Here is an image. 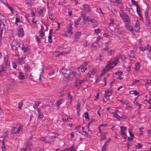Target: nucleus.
Segmentation results:
<instances>
[{"label": "nucleus", "mask_w": 151, "mask_h": 151, "mask_svg": "<svg viewBox=\"0 0 151 151\" xmlns=\"http://www.w3.org/2000/svg\"><path fill=\"white\" fill-rule=\"evenodd\" d=\"M117 64V57L112 58L108 62L106 66L103 69L102 73L105 74L113 68Z\"/></svg>", "instance_id": "f257e3e1"}, {"label": "nucleus", "mask_w": 151, "mask_h": 151, "mask_svg": "<svg viewBox=\"0 0 151 151\" xmlns=\"http://www.w3.org/2000/svg\"><path fill=\"white\" fill-rule=\"evenodd\" d=\"M33 147L32 144L30 142H27L25 144L20 151H30Z\"/></svg>", "instance_id": "f03ea898"}, {"label": "nucleus", "mask_w": 151, "mask_h": 151, "mask_svg": "<svg viewBox=\"0 0 151 151\" xmlns=\"http://www.w3.org/2000/svg\"><path fill=\"white\" fill-rule=\"evenodd\" d=\"M23 127L22 125H20L18 128L14 127L12 128L11 133L12 134H18L19 133L20 130H21Z\"/></svg>", "instance_id": "7ed1b4c3"}, {"label": "nucleus", "mask_w": 151, "mask_h": 151, "mask_svg": "<svg viewBox=\"0 0 151 151\" xmlns=\"http://www.w3.org/2000/svg\"><path fill=\"white\" fill-rule=\"evenodd\" d=\"M85 81V80L84 79H77L75 81L74 86L76 87L80 86Z\"/></svg>", "instance_id": "20e7f679"}, {"label": "nucleus", "mask_w": 151, "mask_h": 151, "mask_svg": "<svg viewBox=\"0 0 151 151\" xmlns=\"http://www.w3.org/2000/svg\"><path fill=\"white\" fill-rule=\"evenodd\" d=\"M88 63L86 62H84L82 65H81L80 67L78 68V70H81L82 72H84L86 69V65Z\"/></svg>", "instance_id": "39448f33"}, {"label": "nucleus", "mask_w": 151, "mask_h": 151, "mask_svg": "<svg viewBox=\"0 0 151 151\" xmlns=\"http://www.w3.org/2000/svg\"><path fill=\"white\" fill-rule=\"evenodd\" d=\"M65 75L66 77H69V76L73 75V76H76V73L72 71L71 70H67L66 72H62Z\"/></svg>", "instance_id": "423d86ee"}, {"label": "nucleus", "mask_w": 151, "mask_h": 151, "mask_svg": "<svg viewBox=\"0 0 151 151\" xmlns=\"http://www.w3.org/2000/svg\"><path fill=\"white\" fill-rule=\"evenodd\" d=\"M73 28L71 25H70L69 27L67 29V31L68 32L66 33L65 34L66 36H70L73 34Z\"/></svg>", "instance_id": "0eeeda50"}, {"label": "nucleus", "mask_w": 151, "mask_h": 151, "mask_svg": "<svg viewBox=\"0 0 151 151\" xmlns=\"http://www.w3.org/2000/svg\"><path fill=\"white\" fill-rule=\"evenodd\" d=\"M84 11L86 12L90 11L91 9L89 6L87 4H84L82 5Z\"/></svg>", "instance_id": "6e6552de"}, {"label": "nucleus", "mask_w": 151, "mask_h": 151, "mask_svg": "<svg viewBox=\"0 0 151 151\" xmlns=\"http://www.w3.org/2000/svg\"><path fill=\"white\" fill-rule=\"evenodd\" d=\"M21 49L23 51L25 56H27V55L29 53V49L28 47H21Z\"/></svg>", "instance_id": "1a4fd4ad"}, {"label": "nucleus", "mask_w": 151, "mask_h": 151, "mask_svg": "<svg viewBox=\"0 0 151 151\" xmlns=\"http://www.w3.org/2000/svg\"><path fill=\"white\" fill-rule=\"evenodd\" d=\"M46 11V8L45 7H43L42 9H40L39 10H38L37 13L39 14V16H40L42 15H43L44 14V12H45ZM43 15H42V17H43Z\"/></svg>", "instance_id": "9d476101"}, {"label": "nucleus", "mask_w": 151, "mask_h": 151, "mask_svg": "<svg viewBox=\"0 0 151 151\" xmlns=\"http://www.w3.org/2000/svg\"><path fill=\"white\" fill-rule=\"evenodd\" d=\"M24 57L19 58L17 60V63L20 65L24 64L25 63L24 61Z\"/></svg>", "instance_id": "9b49d317"}, {"label": "nucleus", "mask_w": 151, "mask_h": 151, "mask_svg": "<svg viewBox=\"0 0 151 151\" xmlns=\"http://www.w3.org/2000/svg\"><path fill=\"white\" fill-rule=\"evenodd\" d=\"M81 17H83V20L84 22H86L87 20L88 21L89 17L88 16H86L85 14L82 12L81 13Z\"/></svg>", "instance_id": "f8f14e48"}, {"label": "nucleus", "mask_w": 151, "mask_h": 151, "mask_svg": "<svg viewBox=\"0 0 151 151\" xmlns=\"http://www.w3.org/2000/svg\"><path fill=\"white\" fill-rule=\"evenodd\" d=\"M122 19L125 22L128 23L130 22L129 18L128 16L126 14H124V16L123 17Z\"/></svg>", "instance_id": "ddd939ff"}, {"label": "nucleus", "mask_w": 151, "mask_h": 151, "mask_svg": "<svg viewBox=\"0 0 151 151\" xmlns=\"http://www.w3.org/2000/svg\"><path fill=\"white\" fill-rule=\"evenodd\" d=\"M81 18L79 17L75 20L74 23L75 27L76 28L78 27V26L79 25V22L81 20Z\"/></svg>", "instance_id": "4468645a"}, {"label": "nucleus", "mask_w": 151, "mask_h": 151, "mask_svg": "<svg viewBox=\"0 0 151 151\" xmlns=\"http://www.w3.org/2000/svg\"><path fill=\"white\" fill-rule=\"evenodd\" d=\"M18 77L19 80H22L25 78V76L22 72H19L18 73Z\"/></svg>", "instance_id": "2eb2a0df"}, {"label": "nucleus", "mask_w": 151, "mask_h": 151, "mask_svg": "<svg viewBox=\"0 0 151 151\" xmlns=\"http://www.w3.org/2000/svg\"><path fill=\"white\" fill-rule=\"evenodd\" d=\"M96 72L93 70L91 72V73L89 74V73H88V76L90 78H96Z\"/></svg>", "instance_id": "dca6fc26"}, {"label": "nucleus", "mask_w": 151, "mask_h": 151, "mask_svg": "<svg viewBox=\"0 0 151 151\" xmlns=\"http://www.w3.org/2000/svg\"><path fill=\"white\" fill-rule=\"evenodd\" d=\"M81 104L80 103L78 102L77 105L76 106V109L77 110V113L78 115L79 116L80 115V112H81L80 110V106Z\"/></svg>", "instance_id": "f3484780"}, {"label": "nucleus", "mask_w": 151, "mask_h": 151, "mask_svg": "<svg viewBox=\"0 0 151 151\" xmlns=\"http://www.w3.org/2000/svg\"><path fill=\"white\" fill-rule=\"evenodd\" d=\"M125 27L127 30L131 31L132 33L133 32V27L131 26H129L128 25V23L126 24L125 25Z\"/></svg>", "instance_id": "a211bd4d"}, {"label": "nucleus", "mask_w": 151, "mask_h": 151, "mask_svg": "<svg viewBox=\"0 0 151 151\" xmlns=\"http://www.w3.org/2000/svg\"><path fill=\"white\" fill-rule=\"evenodd\" d=\"M118 111L116 110V112L113 113V116L114 117L116 118L118 120H120L121 119V117L117 114Z\"/></svg>", "instance_id": "6ab92c4d"}, {"label": "nucleus", "mask_w": 151, "mask_h": 151, "mask_svg": "<svg viewBox=\"0 0 151 151\" xmlns=\"http://www.w3.org/2000/svg\"><path fill=\"white\" fill-rule=\"evenodd\" d=\"M62 119L63 121H70V119H72V118L70 117L69 116H62Z\"/></svg>", "instance_id": "aec40b11"}, {"label": "nucleus", "mask_w": 151, "mask_h": 151, "mask_svg": "<svg viewBox=\"0 0 151 151\" xmlns=\"http://www.w3.org/2000/svg\"><path fill=\"white\" fill-rule=\"evenodd\" d=\"M27 1V2L26 3L28 6L29 5H30V7H31L32 6V4H34V1H35L36 0H26Z\"/></svg>", "instance_id": "412c9836"}, {"label": "nucleus", "mask_w": 151, "mask_h": 151, "mask_svg": "<svg viewBox=\"0 0 151 151\" xmlns=\"http://www.w3.org/2000/svg\"><path fill=\"white\" fill-rule=\"evenodd\" d=\"M19 42L17 40H14L12 41V44H11V46L12 48H13V47H15L17 46V44Z\"/></svg>", "instance_id": "4be33fe9"}, {"label": "nucleus", "mask_w": 151, "mask_h": 151, "mask_svg": "<svg viewBox=\"0 0 151 151\" xmlns=\"http://www.w3.org/2000/svg\"><path fill=\"white\" fill-rule=\"evenodd\" d=\"M0 70L3 72H5L6 70V66L2 64L0 65Z\"/></svg>", "instance_id": "5701e85b"}, {"label": "nucleus", "mask_w": 151, "mask_h": 151, "mask_svg": "<svg viewBox=\"0 0 151 151\" xmlns=\"http://www.w3.org/2000/svg\"><path fill=\"white\" fill-rule=\"evenodd\" d=\"M111 95V90L106 91L105 92V96L106 97H109Z\"/></svg>", "instance_id": "b1692460"}, {"label": "nucleus", "mask_w": 151, "mask_h": 151, "mask_svg": "<svg viewBox=\"0 0 151 151\" xmlns=\"http://www.w3.org/2000/svg\"><path fill=\"white\" fill-rule=\"evenodd\" d=\"M88 22H90L91 23H97L96 20L91 18V17H89L87 21Z\"/></svg>", "instance_id": "393cba45"}, {"label": "nucleus", "mask_w": 151, "mask_h": 151, "mask_svg": "<svg viewBox=\"0 0 151 151\" xmlns=\"http://www.w3.org/2000/svg\"><path fill=\"white\" fill-rule=\"evenodd\" d=\"M149 47V45L147 44L146 46L145 47L141 46L139 47V49L140 50L143 51L147 50V48Z\"/></svg>", "instance_id": "a878e982"}, {"label": "nucleus", "mask_w": 151, "mask_h": 151, "mask_svg": "<svg viewBox=\"0 0 151 151\" xmlns=\"http://www.w3.org/2000/svg\"><path fill=\"white\" fill-rule=\"evenodd\" d=\"M63 101V99H59L58 101H57L56 104L57 106L59 107L60 105L62 103Z\"/></svg>", "instance_id": "bb28decb"}, {"label": "nucleus", "mask_w": 151, "mask_h": 151, "mask_svg": "<svg viewBox=\"0 0 151 151\" xmlns=\"http://www.w3.org/2000/svg\"><path fill=\"white\" fill-rule=\"evenodd\" d=\"M5 27V25L2 21V23L0 24V32H2L4 28Z\"/></svg>", "instance_id": "cd10ccee"}, {"label": "nucleus", "mask_w": 151, "mask_h": 151, "mask_svg": "<svg viewBox=\"0 0 151 151\" xmlns=\"http://www.w3.org/2000/svg\"><path fill=\"white\" fill-rule=\"evenodd\" d=\"M4 61L5 63V65H9L10 61L9 60L8 57H4Z\"/></svg>", "instance_id": "c85d7f7f"}, {"label": "nucleus", "mask_w": 151, "mask_h": 151, "mask_svg": "<svg viewBox=\"0 0 151 151\" xmlns=\"http://www.w3.org/2000/svg\"><path fill=\"white\" fill-rule=\"evenodd\" d=\"M146 81L147 82L145 83V85L146 87H148V86H151V80L150 79H147Z\"/></svg>", "instance_id": "c756f323"}, {"label": "nucleus", "mask_w": 151, "mask_h": 151, "mask_svg": "<svg viewBox=\"0 0 151 151\" xmlns=\"http://www.w3.org/2000/svg\"><path fill=\"white\" fill-rule=\"evenodd\" d=\"M129 93L132 94H134L135 96H137L139 94V93L136 90L131 91L129 92Z\"/></svg>", "instance_id": "7c9ffc66"}, {"label": "nucleus", "mask_w": 151, "mask_h": 151, "mask_svg": "<svg viewBox=\"0 0 151 151\" xmlns=\"http://www.w3.org/2000/svg\"><path fill=\"white\" fill-rule=\"evenodd\" d=\"M105 47L101 49L102 50L107 51L109 50V47L108 46V42L105 43Z\"/></svg>", "instance_id": "2f4dec72"}, {"label": "nucleus", "mask_w": 151, "mask_h": 151, "mask_svg": "<svg viewBox=\"0 0 151 151\" xmlns=\"http://www.w3.org/2000/svg\"><path fill=\"white\" fill-rule=\"evenodd\" d=\"M140 64L139 63H136L135 65V70H138L140 67Z\"/></svg>", "instance_id": "473e14b6"}, {"label": "nucleus", "mask_w": 151, "mask_h": 151, "mask_svg": "<svg viewBox=\"0 0 151 151\" xmlns=\"http://www.w3.org/2000/svg\"><path fill=\"white\" fill-rule=\"evenodd\" d=\"M119 133L122 136V137L125 138H126L127 137V136L126 135V133L122 131H120Z\"/></svg>", "instance_id": "72a5a7b5"}, {"label": "nucleus", "mask_w": 151, "mask_h": 151, "mask_svg": "<svg viewBox=\"0 0 151 151\" xmlns=\"http://www.w3.org/2000/svg\"><path fill=\"white\" fill-rule=\"evenodd\" d=\"M81 32H76L75 35V37L76 39H78L79 38L80 36H81Z\"/></svg>", "instance_id": "f704fd0d"}, {"label": "nucleus", "mask_w": 151, "mask_h": 151, "mask_svg": "<svg viewBox=\"0 0 151 151\" xmlns=\"http://www.w3.org/2000/svg\"><path fill=\"white\" fill-rule=\"evenodd\" d=\"M4 4H5L6 6L8 7V8L9 9L11 12L12 13H14V9L12 8V7L10 6L9 5H6V3H4V2H3Z\"/></svg>", "instance_id": "c9c22d12"}, {"label": "nucleus", "mask_w": 151, "mask_h": 151, "mask_svg": "<svg viewBox=\"0 0 151 151\" xmlns=\"http://www.w3.org/2000/svg\"><path fill=\"white\" fill-rule=\"evenodd\" d=\"M0 21H6V17L3 15H2L1 14V13L0 12Z\"/></svg>", "instance_id": "e433bc0d"}, {"label": "nucleus", "mask_w": 151, "mask_h": 151, "mask_svg": "<svg viewBox=\"0 0 151 151\" xmlns=\"http://www.w3.org/2000/svg\"><path fill=\"white\" fill-rule=\"evenodd\" d=\"M96 11L99 14L101 13L103 14H104L103 12H102L101 9L100 7H97L96 8Z\"/></svg>", "instance_id": "4c0bfd02"}, {"label": "nucleus", "mask_w": 151, "mask_h": 151, "mask_svg": "<svg viewBox=\"0 0 151 151\" xmlns=\"http://www.w3.org/2000/svg\"><path fill=\"white\" fill-rule=\"evenodd\" d=\"M134 28L135 29V31L137 32H139L140 29V27L139 25L137 24H135Z\"/></svg>", "instance_id": "58836bf2"}, {"label": "nucleus", "mask_w": 151, "mask_h": 151, "mask_svg": "<svg viewBox=\"0 0 151 151\" xmlns=\"http://www.w3.org/2000/svg\"><path fill=\"white\" fill-rule=\"evenodd\" d=\"M120 28H118L117 27H114V30L116 31V32L118 33V34H121V31L120 30Z\"/></svg>", "instance_id": "ea45409f"}, {"label": "nucleus", "mask_w": 151, "mask_h": 151, "mask_svg": "<svg viewBox=\"0 0 151 151\" xmlns=\"http://www.w3.org/2000/svg\"><path fill=\"white\" fill-rule=\"evenodd\" d=\"M115 52L114 51L112 50H110L107 53L108 54V55L111 56L114 54Z\"/></svg>", "instance_id": "a19ab883"}, {"label": "nucleus", "mask_w": 151, "mask_h": 151, "mask_svg": "<svg viewBox=\"0 0 151 151\" xmlns=\"http://www.w3.org/2000/svg\"><path fill=\"white\" fill-rule=\"evenodd\" d=\"M40 102H36L33 104V107L34 108H36L39 106L40 104Z\"/></svg>", "instance_id": "79ce46f5"}, {"label": "nucleus", "mask_w": 151, "mask_h": 151, "mask_svg": "<svg viewBox=\"0 0 151 151\" xmlns=\"http://www.w3.org/2000/svg\"><path fill=\"white\" fill-rule=\"evenodd\" d=\"M97 40H98L99 42H100L101 43L103 41V38L101 37L100 36H99L97 38Z\"/></svg>", "instance_id": "37998d69"}, {"label": "nucleus", "mask_w": 151, "mask_h": 151, "mask_svg": "<svg viewBox=\"0 0 151 151\" xmlns=\"http://www.w3.org/2000/svg\"><path fill=\"white\" fill-rule=\"evenodd\" d=\"M38 114V119H40V120L41 119L44 117L43 114L42 112H41V113H39V114Z\"/></svg>", "instance_id": "c03bdc74"}, {"label": "nucleus", "mask_w": 151, "mask_h": 151, "mask_svg": "<svg viewBox=\"0 0 151 151\" xmlns=\"http://www.w3.org/2000/svg\"><path fill=\"white\" fill-rule=\"evenodd\" d=\"M114 24V19L111 18L110 20V22L109 23V26H113Z\"/></svg>", "instance_id": "a18cd8bd"}, {"label": "nucleus", "mask_w": 151, "mask_h": 151, "mask_svg": "<svg viewBox=\"0 0 151 151\" xmlns=\"http://www.w3.org/2000/svg\"><path fill=\"white\" fill-rule=\"evenodd\" d=\"M131 1L136 6V9L137 8H139V5L137 2L135 1L134 0H132Z\"/></svg>", "instance_id": "49530a36"}, {"label": "nucleus", "mask_w": 151, "mask_h": 151, "mask_svg": "<svg viewBox=\"0 0 151 151\" xmlns=\"http://www.w3.org/2000/svg\"><path fill=\"white\" fill-rule=\"evenodd\" d=\"M23 105V103L22 101H20L18 104V108L21 109L22 108V106Z\"/></svg>", "instance_id": "de8ad7c7"}, {"label": "nucleus", "mask_w": 151, "mask_h": 151, "mask_svg": "<svg viewBox=\"0 0 151 151\" xmlns=\"http://www.w3.org/2000/svg\"><path fill=\"white\" fill-rule=\"evenodd\" d=\"M89 45V43L86 40H85L84 41L83 45L84 46L87 47Z\"/></svg>", "instance_id": "09e8293b"}, {"label": "nucleus", "mask_w": 151, "mask_h": 151, "mask_svg": "<svg viewBox=\"0 0 151 151\" xmlns=\"http://www.w3.org/2000/svg\"><path fill=\"white\" fill-rule=\"evenodd\" d=\"M39 33L40 34V37L41 38L43 37L45 35V33L44 32L39 31Z\"/></svg>", "instance_id": "8fccbe9b"}, {"label": "nucleus", "mask_w": 151, "mask_h": 151, "mask_svg": "<svg viewBox=\"0 0 151 151\" xmlns=\"http://www.w3.org/2000/svg\"><path fill=\"white\" fill-rule=\"evenodd\" d=\"M17 29L19 32L24 33V31L23 28L20 26H19Z\"/></svg>", "instance_id": "3c124183"}, {"label": "nucleus", "mask_w": 151, "mask_h": 151, "mask_svg": "<svg viewBox=\"0 0 151 151\" xmlns=\"http://www.w3.org/2000/svg\"><path fill=\"white\" fill-rule=\"evenodd\" d=\"M95 33L96 34H98L99 33H100L101 32V30L99 29H95L94 31Z\"/></svg>", "instance_id": "603ef678"}, {"label": "nucleus", "mask_w": 151, "mask_h": 151, "mask_svg": "<svg viewBox=\"0 0 151 151\" xmlns=\"http://www.w3.org/2000/svg\"><path fill=\"white\" fill-rule=\"evenodd\" d=\"M120 131H126L127 129V127H125L121 126L120 127Z\"/></svg>", "instance_id": "864d4df0"}, {"label": "nucleus", "mask_w": 151, "mask_h": 151, "mask_svg": "<svg viewBox=\"0 0 151 151\" xmlns=\"http://www.w3.org/2000/svg\"><path fill=\"white\" fill-rule=\"evenodd\" d=\"M35 38L38 43H40L41 42L40 39L37 36H35Z\"/></svg>", "instance_id": "5fc2aeb1"}, {"label": "nucleus", "mask_w": 151, "mask_h": 151, "mask_svg": "<svg viewBox=\"0 0 151 151\" xmlns=\"http://www.w3.org/2000/svg\"><path fill=\"white\" fill-rule=\"evenodd\" d=\"M103 124H101L100 126L99 127V132L100 133H101L102 132V129L103 128H102V127L104 126Z\"/></svg>", "instance_id": "6e6d98bb"}, {"label": "nucleus", "mask_w": 151, "mask_h": 151, "mask_svg": "<svg viewBox=\"0 0 151 151\" xmlns=\"http://www.w3.org/2000/svg\"><path fill=\"white\" fill-rule=\"evenodd\" d=\"M1 151H5L6 150V147L4 146V143L3 142L2 144V146L1 147Z\"/></svg>", "instance_id": "4d7b16f0"}, {"label": "nucleus", "mask_w": 151, "mask_h": 151, "mask_svg": "<svg viewBox=\"0 0 151 151\" xmlns=\"http://www.w3.org/2000/svg\"><path fill=\"white\" fill-rule=\"evenodd\" d=\"M139 82L140 81L139 80H136L133 81L132 83V85H133L134 84H135L138 83H139Z\"/></svg>", "instance_id": "13d9d810"}, {"label": "nucleus", "mask_w": 151, "mask_h": 151, "mask_svg": "<svg viewBox=\"0 0 151 151\" xmlns=\"http://www.w3.org/2000/svg\"><path fill=\"white\" fill-rule=\"evenodd\" d=\"M20 22V19L19 18L16 17V20L15 22V24L17 25H18V24H17V23Z\"/></svg>", "instance_id": "bf43d9fd"}, {"label": "nucleus", "mask_w": 151, "mask_h": 151, "mask_svg": "<svg viewBox=\"0 0 151 151\" xmlns=\"http://www.w3.org/2000/svg\"><path fill=\"white\" fill-rule=\"evenodd\" d=\"M67 96L70 99V102L71 103L72 102V98L71 96L70 95V93H68Z\"/></svg>", "instance_id": "052dcab7"}, {"label": "nucleus", "mask_w": 151, "mask_h": 151, "mask_svg": "<svg viewBox=\"0 0 151 151\" xmlns=\"http://www.w3.org/2000/svg\"><path fill=\"white\" fill-rule=\"evenodd\" d=\"M48 41L49 42L51 43L52 42V36L51 35H49L48 36Z\"/></svg>", "instance_id": "680f3d73"}, {"label": "nucleus", "mask_w": 151, "mask_h": 151, "mask_svg": "<svg viewBox=\"0 0 151 151\" xmlns=\"http://www.w3.org/2000/svg\"><path fill=\"white\" fill-rule=\"evenodd\" d=\"M106 143L104 144L102 148L101 151H106Z\"/></svg>", "instance_id": "e2e57ef3"}, {"label": "nucleus", "mask_w": 151, "mask_h": 151, "mask_svg": "<svg viewBox=\"0 0 151 151\" xmlns=\"http://www.w3.org/2000/svg\"><path fill=\"white\" fill-rule=\"evenodd\" d=\"M100 139L101 140L103 141L105 139V135L104 134L101 135Z\"/></svg>", "instance_id": "0e129e2a"}, {"label": "nucleus", "mask_w": 151, "mask_h": 151, "mask_svg": "<svg viewBox=\"0 0 151 151\" xmlns=\"http://www.w3.org/2000/svg\"><path fill=\"white\" fill-rule=\"evenodd\" d=\"M129 132V134L131 137H134V134L132 133L130 131V129H128Z\"/></svg>", "instance_id": "69168bd1"}, {"label": "nucleus", "mask_w": 151, "mask_h": 151, "mask_svg": "<svg viewBox=\"0 0 151 151\" xmlns=\"http://www.w3.org/2000/svg\"><path fill=\"white\" fill-rule=\"evenodd\" d=\"M129 104L127 103L126 104V106H125V108L126 109H127V110H129V108H132V107L131 106L129 105Z\"/></svg>", "instance_id": "338daca9"}, {"label": "nucleus", "mask_w": 151, "mask_h": 151, "mask_svg": "<svg viewBox=\"0 0 151 151\" xmlns=\"http://www.w3.org/2000/svg\"><path fill=\"white\" fill-rule=\"evenodd\" d=\"M75 149L73 146H72L70 148H69V150H68V151H75Z\"/></svg>", "instance_id": "774afa93"}]
</instances>
